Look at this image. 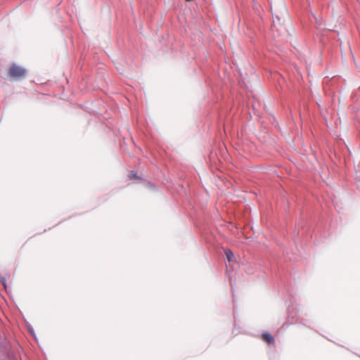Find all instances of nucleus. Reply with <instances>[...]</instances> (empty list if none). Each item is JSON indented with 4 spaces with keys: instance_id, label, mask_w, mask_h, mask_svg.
<instances>
[{
    "instance_id": "2",
    "label": "nucleus",
    "mask_w": 360,
    "mask_h": 360,
    "mask_svg": "<svg viewBox=\"0 0 360 360\" xmlns=\"http://www.w3.org/2000/svg\"><path fill=\"white\" fill-rule=\"evenodd\" d=\"M224 254L226 255L227 260L229 262L236 261V257H235L234 253L230 249L224 250Z\"/></svg>"
},
{
    "instance_id": "3",
    "label": "nucleus",
    "mask_w": 360,
    "mask_h": 360,
    "mask_svg": "<svg viewBox=\"0 0 360 360\" xmlns=\"http://www.w3.org/2000/svg\"><path fill=\"white\" fill-rule=\"evenodd\" d=\"M262 339L269 344H273L274 339L270 333H264L262 334Z\"/></svg>"
},
{
    "instance_id": "4",
    "label": "nucleus",
    "mask_w": 360,
    "mask_h": 360,
    "mask_svg": "<svg viewBox=\"0 0 360 360\" xmlns=\"http://www.w3.org/2000/svg\"><path fill=\"white\" fill-rule=\"evenodd\" d=\"M129 178L131 180L140 179V178L137 176V174L134 172H130L129 174Z\"/></svg>"
},
{
    "instance_id": "1",
    "label": "nucleus",
    "mask_w": 360,
    "mask_h": 360,
    "mask_svg": "<svg viewBox=\"0 0 360 360\" xmlns=\"http://www.w3.org/2000/svg\"><path fill=\"white\" fill-rule=\"evenodd\" d=\"M25 75L26 70L16 65H12L8 70V75L16 79L24 77Z\"/></svg>"
}]
</instances>
